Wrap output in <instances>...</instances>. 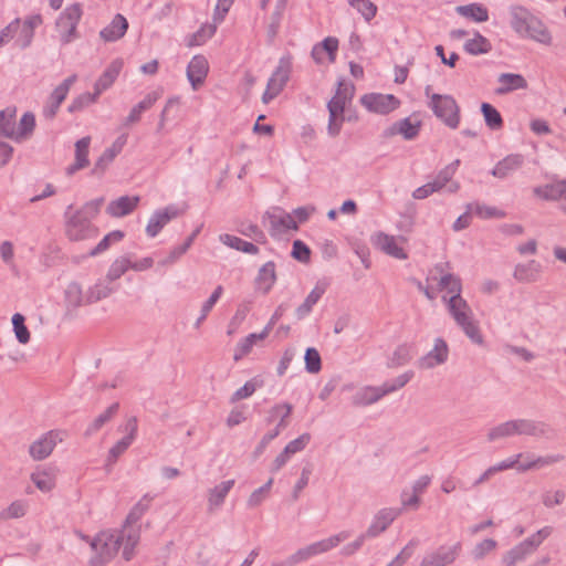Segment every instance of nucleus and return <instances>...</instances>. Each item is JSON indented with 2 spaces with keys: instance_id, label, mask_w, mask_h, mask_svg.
<instances>
[{
  "instance_id": "f257e3e1",
  "label": "nucleus",
  "mask_w": 566,
  "mask_h": 566,
  "mask_svg": "<svg viewBox=\"0 0 566 566\" xmlns=\"http://www.w3.org/2000/svg\"><path fill=\"white\" fill-rule=\"evenodd\" d=\"M124 544V532H101L91 542L95 553L90 558V566H105Z\"/></svg>"
},
{
  "instance_id": "f03ea898",
  "label": "nucleus",
  "mask_w": 566,
  "mask_h": 566,
  "mask_svg": "<svg viewBox=\"0 0 566 566\" xmlns=\"http://www.w3.org/2000/svg\"><path fill=\"white\" fill-rule=\"evenodd\" d=\"M428 107L446 126L455 129L460 123V107L452 95L432 94Z\"/></svg>"
},
{
  "instance_id": "7ed1b4c3",
  "label": "nucleus",
  "mask_w": 566,
  "mask_h": 566,
  "mask_svg": "<svg viewBox=\"0 0 566 566\" xmlns=\"http://www.w3.org/2000/svg\"><path fill=\"white\" fill-rule=\"evenodd\" d=\"M83 15L82 4L75 2L67 6L57 17L55 28L62 44H69L78 38L77 25Z\"/></svg>"
},
{
  "instance_id": "20e7f679",
  "label": "nucleus",
  "mask_w": 566,
  "mask_h": 566,
  "mask_svg": "<svg viewBox=\"0 0 566 566\" xmlns=\"http://www.w3.org/2000/svg\"><path fill=\"white\" fill-rule=\"evenodd\" d=\"M73 206L70 205L65 211L67 218V235L72 241H80L88 238H95L98 234V228L91 223V220L82 216L80 212H74L70 216Z\"/></svg>"
},
{
  "instance_id": "39448f33",
  "label": "nucleus",
  "mask_w": 566,
  "mask_h": 566,
  "mask_svg": "<svg viewBox=\"0 0 566 566\" xmlns=\"http://www.w3.org/2000/svg\"><path fill=\"white\" fill-rule=\"evenodd\" d=\"M73 206L70 205L65 211L67 218V235L72 241H80L88 238H95L98 234V228L91 223V220L82 216L80 212H74L70 216Z\"/></svg>"
},
{
  "instance_id": "423d86ee",
  "label": "nucleus",
  "mask_w": 566,
  "mask_h": 566,
  "mask_svg": "<svg viewBox=\"0 0 566 566\" xmlns=\"http://www.w3.org/2000/svg\"><path fill=\"white\" fill-rule=\"evenodd\" d=\"M76 74H72L64 78L50 94L48 97L45 105L42 109V115L45 119L52 120L55 118L61 104L67 97V94L71 90V86L76 82Z\"/></svg>"
},
{
  "instance_id": "0eeeda50",
  "label": "nucleus",
  "mask_w": 566,
  "mask_h": 566,
  "mask_svg": "<svg viewBox=\"0 0 566 566\" xmlns=\"http://www.w3.org/2000/svg\"><path fill=\"white\" fill-rule=\"evenodd\" d=\"M360 104L371 113L387 115L400 106V101L392 94L368 93L360 97Z\"/></svg>"
},
{
  "instance_id": "6e6552de",
  "label": "nucleus",
  "mask_w": 566,
  "mask_h": 566,
  "mask_svg": "<svg viewBox=\"0 0 566 566\" xmlns=\"http://www.w3.org/2000/svg\"><path fill=\"white\" fill-rule=\"evenodd\" d=\"M516 434L531 436L536 438L553 439L556 436L555 429L545 421L532 419H514Z\"/></svg>"
},
{
  "instance_id": "1a4fd4ad",
  "label": "nucleus",
  "mask_w": 566,
  "mask_h": 566,
  "mask_svg": "<svg viewBox=\"0 0 566 566\" xmlns=\"http://www.w3.org/2000/svg\"><path fill=\"white\" fill-rule=\"evenodd\" d=\"M462 545L460 542L452 546L441 545L431 554L424 556L420 566H447L452 564L461 552Z\"/></svg>"
},
{
  "instance_id": "9d476101",
  "label": "nucleus",
  "mask_w": 566,
  "mask_h": 566,
  "mask_svg": "<svg viewBox=\"0 0 566 566\" xmlns=\"http://www.w3.org/2000/svg\"><path fill=\"white\" fill-rule=\"evenodd\" d=\"M43 23V18L40 13L29 15L23 22L20 21L18 29L15 45L21 50L28 49L34 38V30Z\"/></svg>"
},
{
  "instance_id": "9b49d317",
  "label": "nucleus",
  "mask_w": 566,
  "mask_h": 566,
  "mask_svg": "<svg viewBox=\"0 0 566 566\" xmlns=\"http://www.w3.org/2000/svg\"><path fill=\"white\" fill-rule=\"evenodd\" d=\"M370 241L375 248L395 259L406 260L408 258L405 250L397 244L394 235L379 231L371 235Z\"/></svg>"
},
{
  "instance_id": "f8f14e48",
  "label": "nucleus",
  "mask_w": 566,
  "mask_h": 566,
  "mask_svg": "<svg viewBox=\"0 0 566 566\" xmlns=\"http://www.w3.org/2000/svg\"><path fill=\"white\" fill-rule=\"evenodd\" d=\"M209 72V63L206 56L195 55L187 66V78L193 90H198L205 82Z\"/></svg>"
},
{
  "instance_id": "ddd939ff",
  "label": "nucleus",
  "mask_w": 566,
  "mask_h": 566,
  "mask_svg": "<svg viewBox=\"0 0 566 566\" xmlns=\"http://www.w3.org/2000/svg\"><path fill=\"white\" fill-rule=\"evenodd\" d=\"M400 511V509L391 507H386L378 511V513L374 516L370 525L368 526L366 535H368L370 538L380 535L398 517Z\"/></svg>"
},
{
  "instance_id": "4468645a",
  "label": "nucleus",
  "mask_w": 566,
  "mask_h": 566,
  "mask_svg": "<svg viewBox=\"0 0 566 566\" xmlns=\"http://www.w3.org/2000/svg\"><path fill=\"white\" fill-rule=\"evenodd\" d=\"M449 354V347L447 342L438 337L434 340L433 348L418 360V366L422 369H431L437 365H441L447 361Z\"/></svg>"
},
{
  "instance_id": "2eb2a0df",
  "label": "nucleus",
  "mask_w": 566,
  "mask_h": 566,
  "mask_svg": "<svg viewBox=\"0 0 566 566\" xmlns=\"http://www.w3.org/2000/svg\"><path fill=\"white\" fill-rule=\"evenodd\" d=\"M420 128V120L412 123L410 117H405L386 128L382 133V136L385 138H389L396 135H401L403 139L412 140L419 135Z\"/></svg>"
},
{
  "instance_id": "dca6fc26",
  "label": "nucleus",
  "mask_w": 566,
  "mask_h": 566,
  "mask_svg": "<svg viewBox=\"0 0 566 566\" xmlns=\"http://www.w3.org/2000/svg\"><path fill=\"white\" fill-rule=\"evenodd\" d=\"M57 432L51 430L35 440L29 448V453L36 461L48 458L56 446Z\"/></svg>"
},
{
  "instance_id": "f3484780",
  "label": "nucleus",
  "mask_w": 566,
  "mask_h": 566,
  "mask_svg": "<svg viewBox=\"0 0 566 566\" xmlns=\"http://www.w3.org/2000/svg\"><path fill=\"white\" fill-rule=\"evenodd\" d=\"M292 72V56L283 55L279 60V64L268 81V85L282 92L290 80Z\"/></svg>"
},
{
  "instance_id": "a211bd4d",
  "label": "nucleus",
  "mask_w": 566,
  "mask_h": 566,
  "mask_svg": "<svg viewBox=\"0 0 566 566\" xmlns=\"http://www.w3.org/2000/svg\"><path fill=\"white\" fill-rule=\"evenodd\" d=\"M35 116L32 112H25L18 125V129L15 127L6 132V138H10L15 143H22L25 139H29L35 129Z\"/></svg>"
},
{
  "instance_id": "6ab92c4d",
  "label": "nucleus",
  "mask_w": 566,
  "mask_h": 566,
  "mask_svg": "<svg viewBox=\"0 0 566 566\" xmlns=\"http://www.w3.org/2000/svg\"><path fill=\"white\" fill-rule=\"evenodd\" d=\"M264 217L270 220L271 233H277L285 230H297L298 226L292 214L284 212L280 208H275L273 212L266 211Z\"/></svg>"
},
{
  "instance_id": "aec40b11",
  "label": "nucleus",
  "mask_w": 566,
  "mask_h": 566,
  "mask_svg": "<svg viewBox=\"0 0 566 566\" xmlns=\"http://www.w3.org/2000/svg\"><path fill=\"white\" fill-rule=\"evenodd\" d=\"M511 27L520 35L523 36L525 31L537 17L523 6H512L510 8Z\"/></svg>"
},
{
  "instance_id": "412c9836",
  "label": "nucleus",
  "mask_w": 566,
  "mask_h": 566,
  "mask_svg": "<svg viewBox=\"0 0 566 566\" xmlns=\"http://www.w3.org/2000/svg\"><path fill=\"white\" fill-rule=\"evenodd\" d=\"M276 280L277 276L275 271V263L273 261H269L264 263L258 271L256 277L254 280L255 289L261 291L262 294L266 295L274 286Z\"/></svg>"
},
{
  "instance_id": "4be33fe9",
  "label": "nucleus",
  "mask_w": 566,
  "mask_h": 566,
  "mask_svg": "<svg viewBox=\"0 0 566 566\" xmlns=\"http://www.w3.org/2000/svg\"><path fill=\"white\" fill-rule=\"evenodd\" d=\"M448 310L451 316L454 318L455 323L461 327H465L467 324L472 322V318L469 316V312H471L467 301L462 298L461 295H452L448 301Z\"/></svg>"
},
{
  "instance_id": "5701e85b",
  "label": "nucleus",
  "mask_w": 566,
  "mask_h": 566,
  "mask_svg": "<svg viewBox=\"0 0 566 566\" xmlns=\"http://www.w3.org/2000/svg\"><path fill=\"white\" fill-rule=\"evenodd\" d=\"M123 66L124 62L122 59H115L109 63V65L104 70V72L94 84V90L97 92V94L101 95L104 91L108 90L114 84Z\"/></svg>"
},
{
  "instance_id": "b1692460",
  "label": "nucleus",
  "mask_w": 566,
  "mask_h": 566,
  "mask_svg": "<svg viewBox=\"0 0 566 566\" xmlns=\"http://www.w3.org/2000/svg\"><path fill=\"white\" fill-rule=\"evenodd\" d=\"M328 287V283L325 281H318L314 289L306 296L304 302L296 307L295 316L297 319L305 318L313 310V306L322 298Z\"/></svg>"
},
{
  "instance_id": "393cba45",
  "label": "nucleus",
  "mask_w": 566,
  "mask_h": 566,
  "mask_svg": "<svg viewBox=\"0 0 566 566\" xmlns=\"http://www.w3.org/2000/svg\"><path fill=\"white\" fill-rule=\"evenodd\" d=\"M139 200L140 198L138 196H122L108 203L106 212L115 218L125 217L136 209Z\"/></svg>"
},
{
  "instance_id": "a878e982",
  "label": "nucleus",
  "mask_w": 566,
  "mask_h": 566,
  "mask_svg": "<svg viewBox=\"0 0 566 566\" xmlns=\"http://www.w3.org/2000/svg\"><path fill=\"white\" fill-rule=\"evenodd\" d=\"M128 29V21L127 19L120 14L117 13L113 18L112 22L106 25L104 29L101 30L99 36L105 42H115L119 39H122Z\"/></svg>"
},
{
  "instance_id": "bb28decb",
  "label": "nucleus",
  "mask_w": 566,
  "mask_h": 566,
  "mask_svg": "<svg viewBox=\"0 0 566 566\" xmlns=\"http://www.w3.org/2000/svg\"><path fill=\"white\" fill-rule=\"evenodd\" d=\"M524 157L521 154H511L500 160L491 170V175L496 178H506L513 171L522 167Z\"/></svg>"
},
{
  "instance_id": "cd10ccee",
  "label": "nucleus",
  "mask_w": 566,
  "mask_h": 566,
  "mask_svg": "<svg viewBox=\"0 0 566 566\" xmlns=\"http://www.w3.org/2000/svg\"><path fill=\"white\" fill-rule=\"evenodd\" d=\"M384 396H386L384 385L379 387L367 386L354 395L353 402L356 406H369L377 402Z\"/></svg>"
},
{
  "instance_id": "c85d7f7f",
  "label": "nucleus",
  "mask_w": 566,
  "mask_h": 566,
  "mask_svg": "<svg viewBox=\"0 0 566 566\" xmlns=\"http://www.w3.org/2000/svg\"><path fill=\"white\" fill-rule=\"evenodd\" d=\"M289 0H276L275 8L273 13L271 14V22L266 29V41L268 44H273L275 38L279 34L281 28V21L283 18V13L286 9Z\"/></svg>"
},
{
  "instance_id": "c756f323",
  "label": "nucleus",
  "mask_w": 566,
  "mask_h": 566,
  "mask_svg": "<svg viewBox=\"0 0 566 566\" xmlns=\"http://www.w3.org/2000/svg\"><path fill=\"white\" fill-rule=\"evenodd\" d=\"M455 11L474 22L481 23L486 22L489 20V10L482 3H470L465 6H459L455 8Z\"/></svg>"
},
{
  "instance_id": "7c9ffc66",
  "label": "nucleus",
  "mask_w": 566,
  "mask_h": 566,
  "mask_svg": "<svg viewBox=\"0 0 566 566\" xmlns=\"http://www.w3.org/2000/svg\"><path fill=\"white\" fill-rule=\"evenodd\" d=\"M119 403L113 402L104 412L98 415L84 431V437L90 438L98 432L118 412Z\"/></svg>"
},
{
  "instance_id": "2f4dec72",
  "label": "nucleus",
  "mask_w": 566,
  "mask_h": 566,
  "mask_svg": "<svg viewBox=\"0 0 566 566\" xmlns=\"http://www.w3.org/2000/svg\"><path fill=\"white\" fill-rule=\"evenodd\" d=\"M503 86L496 88L497 94H506L515 90H523L527 87V82L521 74L502 73L497 80Z\"/></svg>"
},
{
  "instance_id": "473e14b6",
  "label": "nucleus",
  "mask_w": 566,
  "mask_h": 566,
  "mask_svg": "<svg viewBox=\"0 0 566 566\" xmlns=\"http://www.w3.org/2000/svg\"><path fill=\"white\" fill-rule=\"evenodd\" d=\"M539 271L541 264L535 260H531L527 263H518L514 269L513 276L518 282H535Z\"/></svg>"
},
{
  "instance_id": "72a5a7b5",
  "label": "nucleus",
  "mask_w": 566,
  "mask_h": 566,
  "mask_svg": "<svg viewBox=\"0 0 566 566\" xmlns=\"http://www.w3.org/2000/svg\"><path fill=\"white\" fill-rule=\"evenodd\" d=\"M522 38H530L538 43L549 45L552 43V34L544 22L536 18L528 27Z\"/></svg>"
},
{
  "instance_id": "f704fd0d",
  "label": "nucleus",
  "mask_w": 566,
  "mask_h": 566,
  "mask_svg": "<svg viewBox=\"0 0 566 566\" xmlns=\"http://www.w3.org/2000/svg\"><path fill=\"white\" fill-rule=\"evenodd\" d=\"M463 49L468 54L482 55L492 51V43L479 31H475L474 36L464 43Z\"/></svg>"
},
{
  "instance_id": "c9c22d12",
  "label": "nucleus",
  "mask_w": 566,
  "mask_h": 566,
  "mask_svg": "<svg viewBox=\"0 0 566 566\" xmlns=\"http://www.w3.org/2000/svg\"><path fill=\"white\" fill-rule=\"evenodd\" d=\"M219 240L224 245L232 248L234 250L241 251L243 253L258 254L260 251L259 248L254 243L244 241L241 238L232 235V234H228V233L220 234Z\"/></svg>"
},
{
  "instance_id": "e433bc0d",
  "label": "nucleus",
  "mask_w": 566,
  "mask_h": 566,
  "mask_svg": "<svg viewBox=\"0 0 566 566\" xmlns=\"http://www.w3.org/2000/svg\"><path fill=\"white\" fill-rule=\"evenodd\" d=\"M293 410V406L289 402L276 403L270 410V416L266 421L270 423L274 419V417L280 415V421L275 426L274 430H277V433H281L289 426L287 418L291 416Z\"/></svg>"
},
{
  "instance_id": "4c0bfd02",
  "label": "nucleus",
  "mask_w": 566,
  "mask_h": 566,
  "mask_svg": "<svg viewBox=\"0 0 566 566\" xmlns=\"http://www.w3.org/2000/svg\"><path fill=\"white\" fill-rule=\"evenodd\" d=\"M65 304L67 308V314H71L72 311H75L83 304L84 297L82 287L77 282H71L64 292Z\"/></svg>"
},
{
  "instance_id": "58836bf2",
  "label": "nucleus",
  "mask_w": 566,
  "mask_h": 566,
  "mask_svg": "<svg viewBox=\"0 0 566 566\" xmlns=\"http://www.w3.org/2000/svg\"><path fill=\"white\" fill-rule=\"evenodd\" d=\"M344 85L345 80H338L335 95L327 103L328 113H336L338 115L345 114L346 103L352 99L353 93H349V95H342L340 86Z\"/></svg>"
},
{
  "instance_id": "ea45409f",
  "label": "nucleus",
  "mask_w": 566,
  "mask_h": 566,
  "mask_svg": "<svg viewBox=\"0 0 566 566\" xmlns=\"http://www.w3.org/2000/svg\"><path fill=\"white\" fill-rule=\"evenodd\" d=\"M350 532L349 531H342L338 534H335L328 538L312 543V548H314V553L316 555L326 553L331 551L332 548L339 545V543L346 541L349 538Z\"/></svg>"
},
{
  "instance_id": "a19ab883",
  "label": "nucleus",
  "mask_w": 566,
  "mask_h": 566,
  "mask_svg": "<svg viewBox=\"0 0 566 566\" xmlns=\"http://www.w3.org/2000/svg\"><path fill=\"white\" fill-rule=\"evenodd\" d=\"M481 113L483 115L485 125L491 130H499L503 127V118L501 113L490 103L483 102L481 104Z\"/></svg>"
},
{
  "instance_id": "79ce46f5",
  "label": "nucleus",
  "mask_w": 566,
  "mask_h": 566,
  "mask_svg": "<svg viewBox=\"0 0 566 566\" xmlns=\"http://www.w3.org/2000/svg\"><path fill=\"white\" fill-rule=\"evenodd\" d=\"M234 485V480L222 481L209 492V506L218 507L223 504L226 496Z\"/></svg>"
},
{
  "instance_id": "37998d69",
  "label": "nucleus",
  "mask_w": 566,
  "mask_h": 566,
  "mask_svg": "<svg viewBox=\"0 0 566 566\" xmlns=\"http://www.w3.org/2000/svg\"><path fill=\"white\" fill-rule=\"evenodd\" d=\"M217 31L214 24H202L196 32L187 36V46H199L206 43Z\"/></svg>"
},
{
  "instance_id": "c03bdc74",
  "label": "nucleus",
  "mask_w": 566,
  "mask_h": 566,
  "mask_svg": "<svg viewBox=\"0 0 566 566\" xmlns=\"http://www.w3.org/2000/svg\"><path fill=\"white\" fill-rule=\"evenodd\" d=\"M115 287L109 284H105L102 281H98L95 285L91 286L85 295V303L92 304L96 303L103 298L109 296L113 292H115Z\"/></svg>"
},
{
  "instance_id": "a18cd8bd",
  "label": "nucleus",
  "mask_w": 566,
  "mask_h": 566,
  "mask_svg": "<svg viewBox=\"0 0 566 566\" xmlns=\"http://www.w3.org/2000/svg\"><path fill=\"white\" fill-rule=\"evenodd\" d=\"M412 346L408 344H401L392 353V356L390 357L387 366L389 368H397L403 366L408 364L412 359Z\"/></svg>"
},
{
  "instance_id": "49530a36",
  "label": "nucleus",
  "mask_w": 566,
  "mask_h": 566,
  "mask_svg": "<svg viewBox=\"0 0 566 566\" xmlns=\"http://www.w3.org/2000/svg\"><path fill=\"white\" fill-rule=\"evenodd\" d=\"M150 501L151 499L148 497V495H145L132 507L125 518L124 528L136 524L142 518V516L148 511Z\"/></svg>"
},
{
  "instance_id": "de8ad7c7",
  "label": "nucleus",
  "mask_w": 566,
  "mask_h": 566,
  "mask_svg": "<svg viewBox=\"0 0 566 566\" xmlns=\"http://www.w3.org/2000/svg\"><path fill=\"white\" fill-rule=\"evenodd\" d=\"M125 233L122 230H114L107 233L97 244L94 247L90 252L88 256H96L106 250L109 249V247L113 243L119 242L124 239Z\"/></svg>"
},
{
  "instance_id": "09e8293b",
  "label": "nucleus",
  "mask_w": 566,
  "mask_h": 566,
  "mask_svg": "<svg viewBox=\"0 0 566 566\" xmlns=\"http://www.w3.org/2000/svg\"><path fill=\"white\" fill-rule=\"evenodd\" d=\"M99 97V94L94 90V93L85 92L76 96L72 103L67 106L69 113H77L83 111L84 108L88 107L90 105L94 104L97 98Z\"/></svg>"
},
{
  "instance_id": "8fccbe9b",
  "label": "nucleus",
  "mask_w": 566,
  "mask_h": 566,
  "mask_svg": "<svg viewBox=\"0 0 566 566\" xmlns=\"http://www.w3.org/2000/svg\"><path fill=\"white\" fill-rule=\"evenodd\" d=\"M130 269V260L126 256L117 258L109 266L106 280L112 283L118 280Z\"/></svg>"
},
{
  "instance_id": "3c124183",
  "label": "nucleus",
  "mask_w": 566,
  "mask_h": 566,
  "mask_svg": "<svg viewBox=\"0 0 566 566\" xmlns=\"http://www.w3.org/2000/svg\"><path fill=\"white\" fill-rule=\"evenodd\" d=\"M516 434L514 420H509L490 429L488 440L490 442Z\"/></svg>"
},
{
  "instance_id": "603ef678",
  "label": "nucleus",
  "mask_w": 566,
  "mask_h": 566,
  "mask_svg": "<svg viewBox=\"0 0 566 566\" xmlns=\"http://www.w3.org/2000/svg\"><path fill=\"white\" fill-rule=\"evenodd\" d=\"M13 332L15 338L20 344H28L30 340V331L25 325V317L21 313H15L12 316Z\"/></svg>"
},
{
  "instance_id": "864d4df0",
  "label": "nucleus",
  "mask_w": 566,
  "mask_h": 566,
  "mask_svg": "<svg viewBox=\"0 0 566 566\" xmlns=\"http://www.w3.org/2000/svg\"><path fill=\"white\" fill-rule=\"evenodd\" d=\"M348 3L363 15L366 22H370L378 11L377 6L370 0H348Z\"/></svg>"
},
{
  "instance_id": "5fc2aeb1",
  "label": "nucleus",
  "mask_w": 566,
  "mask_h": 566,
  "mask_svg": "<svg viewBox=\"0 0 566 566\" xmlns=\"http://www.w3.org/2000/svg\"><path fill=\"white\" fill-rule=\"evenodd\" d=\"M531 554L522 543H518L503 556L502 563L504 566H515L516 563L524 560Z\"/></svg>"
},
{
  "instance_id": "6e6d98bb",
  "label": "nucleus",
  "mask_w": 566,
  "mask_h": 566,
  "mask_svg": "<svg viewBox=\"0 0 566 566\" xmlns=\"http://www.w3.org/2000/svg\"><path fill=\"white\" fill-rule=\"evenodd\" d=\"M168 222H169V217L160 213L159 210H156L151 214V217L148 221V224L146 227L147 235L150 238H155Z\"/></svg>"
},
{
  "instance_id": "4d7b16f0",
  "label": "nucleus",
  "mask_w": 566,
  "mask_h": 566,
  "mask_svg": "<svg viewBox=\"0 0 566 566\" xmlns=\"http://www.w3.org/2000/svg\"><path fill=\"white\" fill-rule=\"evenodd\" d=\"M305 370L310 374H317L322 369V358L315 347H307L304 354Z\"/></svg>"
},
{
  "instance_id": "13d9d810",
  "label": "nucleus",
  "mask_w": 566,
  "mask_h": 566,
  "mask_svg": "<svg viewBox=\"0 0 566 566\" xmlns=\"http://www.w3.org/2000/svg\"><path fill=\"white\" fill-rule=\"evenodd\" d=\"M552 531L551 526H545L521 543L528 549V552L534 553L544 539L552 534Z\"/></svg>"
},
{
  "instance_id": "bf43d9fd",
  "label": "nucleus",
  "mask_w": 566,
  "mask_h": 566,
  "mask_svg": "<svg viewBox=\"0 0 566 566\" xmlns=\"http://www.w3.org/2000/svg\"><path fill=\"white\" fill-rule=\"evenodd\" d=\"M439 287L440 290H447L449 293H453V295H461V279L454 274L447 273L441 276Z\"/></svg>"
},
{
  "instance_id": "052dcab7",
  "label": "nucleus",
  "mask_w": 566,
  "mask_h": 566,
  "mask_svg": "<svg viewBox=\"0 0 566 566\" xmlns=\"http://www.w3.org/2000/svg\"><path fill=\"white\" fill-rule=\"evenodd\" d=\"M91 137L86 136L78 139L75 143V161L82 165L83 167L88 166V148H90Z\"/></svg>"
},
{
  "instance_id": "680f3d73",
  "label": "nucleus",
  "mask_w": 566,
  "mask_h": 566,
  "mask_svg": "<svg viewBox=\"0 0 566 566\" xmlns=\"http://www.w3.org/2000/svg\"><path fill=\"white\" fill-rule=\"evenodd\" d=\"M338 39L335 36H327L323 41L316 44V52L322 50L323 53L327 54L329 62H335L338 51Z\"/></svg>"
},
{
  "instance_id": "e2e57ef3",
  "label": "nucleus",
  "mask_w": 566,
  "mask_h": 566,
  "mask_svg": "<svg viewBox=\"0 0 566 566\" xmlns=\"http://www.w3.org/2000/svg\"><path fill=\"white\" fill-rule=\"evenodd\" d=\"M31 480L34 483V485L42 492H49L55 485L54 479L52 478V475L45 471L33 472L31 474Z\"/></svg>"
},
{
  "instance_id": "0e129e2a",
  "label": "nucleus",
  "mask_w": 566,
  "mask_h": 566,
  "mask_svg": "<svg viewBox=\"0 0 566 566\" xmlns=\"http://www.w3.org/2000/svg\"><path fill=\"white\" fill-rule=\"evenodd\" d=\"M133 442L126 440L125 438H122L119 441H117L108 451L107 459H106V467H112L118 458L132 446Z\"/></svg>"
},
{
  "instance_id": "69168bd1",
  "label": "nucleus",
  "mask_w": 566,
  "mask_h": 566,
  "mask_svg": "<svg viewBox=\"0 0 566 566\" xmlns=\"http://www.w3.org/2000/svg\"><path fill=\"white\" fill-rule=\"evenodd\" d=\"M15 108H6L0 111V136L6 137V132L15 126Z\"/></svg>"
},
{
  "instance_id": "338daca9",
  "label": "nucleus",
  "mask_w": 566,
  "mask_h": 566,
  "mask_svg": "<svg viewBox=\"0 0 566 566\" xmlns=\"http://www.w3.org/2000/svg\"><path fill=\"white\" fill-rule=\"evenodd\" d=\"M413 371L408 370L398 377H396L392 381H386L384 382V389L386 395L391 394L402 387H405L413 377Z\"/></svg>"
},
{
  "instance_id": "774afa93",
  "label": "nucleus",
  "mask_w": 566,
  "mask_h": 566,
  "mask_svg": "<svg viewBox=\"0 0 566 566\" xmlns=\"http://www.w3.org/2000/svg\"><path fill=\"white\" fill-rule=\"evenodd\" d=\"M291 256L298 262L306 263L311 259V249L302 240H294Z\"/></svg>"
}]
</instances>
